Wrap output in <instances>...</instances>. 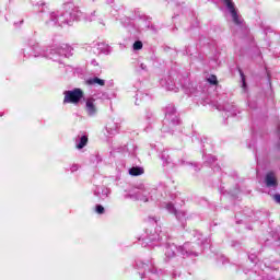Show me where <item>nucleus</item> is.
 <instances>
[{"mask_svg": "<svg viewBox=\"0 0 280 280\" xmlns=\"http://www.w3.org/2000/svg\"><path fill=\"white\" fill-rule=\"evenodd\" d=\"M73 48L71 46L63 44L60 47L51 48L49 51L43 50L40 45L35 44L33 46H27L23 49V54L25 57L30 58L34 56V58H49L50 60H54V62H60V57L65 56L66 58H69V56H72Z\"/></svg>", "mask_w": 280, "mask_h": 280, "instance_id": "f257e3e1", "label": "nucleus"}, {"mask_svg": "<svg viewBox=\"0 0 280 280\" xmlns=\"http://www.w3.org/2000/svg\"><path fill=\"white\" fill-rule=\"evenodd\" d=\"M75 13H60V12H52L50 13V22L52 25H59V27H65V25H71L73 21H78L80 19V12Z\"/></svg>", "mask_w": 280, "mask_h": 280, "instance_id": "f03ea898", "label": "nucleus"}, {"mask_svg": "<svg viewBox=\"0 0 280 280\" xmlns=\"http://www.w3.org/2000/svg\"><path fill=\"white\" fill-rule=\"evenodd\" d=\"M222 3L225 12L230 14L233 23L235 25H242L244 20L242 19V15H240V10L237 9V5H235V2L233 0H222Z\"/></svg>", "mask_w": 280, "mask_h": 280, "instance_id": "7ed1b4c3", "label": "nucleus"}, {"mask_svg": "<svg viewBox=\"0 0 280 280\" xmlns=\"http://www.w3.org/2000/svg\"><path fill=\"white\" fill-rule=\"evenodd\" d=\"M63 104H80L82 97H84V92L81 89L68 90L63 92Z\"/></svg>", "mask_w": 280, "mask_h": 280, "instance_id": "20e7f679", "label": "nucleus"}, {"mask_svg": "<svg viewBox=\"0 0 280 280\" xmlns=\"http://www.w3.org/2000/svg\"><path fill=\"white\" fill-rule=\"evenodd\" d=\"M84 110L88 117H95L98 113L96 100L93 96L85 98Z\"/></svg>", "mask_w": 280, "mask_h": 280, "instance_id": "39448f33", "label": "nucleus"}, {"mask_svg": "<svg viewBox=\"0 0 280 280\" xmlns=\"http://www.w3.org/2000/svg\"><path fill=\"white\" fill-rule=\"evenodd\" d=\"M176 253H179L180 255H189V252H187V244L179 247L172 244L167 246L165 249V256L168 257V259H172V257H175Z\"/></svg>", "mask_w": 280, "mask_h": 280, "instance_id": "423d86ee", "label": "nucleus"}, {"mask_svg": "<svg viewBox=\"0 0 280 280\" xmlns=\"http://www.w3.org/2000/svg\"><path fill=\"white\" fill-rule=\"evenodd\" d=\"M148 194H150V188L143 184H141L137 191L131 195V198L136 200H141L142 202H148Z\"/></svg>", "mask_w": 280, "mask_h": 280, "instance_id": "0eeeda50", "label": "nucleus"}, {"mask_svg": "<svg viewBox=\"0 0 280 280\" xmlns=\"http://www.w3.org/2000/svg\"><path fill=\"white\" fill-rule=\"evenodd\" d=\"M165 119L166 121H171L173 126L179 124L180 120L178 119V114L176 113V107H174V105H170L166 107Z\"/></svg>", "mask_w": 280, "mask_h": 280, "instance_id": "6e6552de", "label": "nucleus"}, {"mask_svg": "<svg viewBox=\"0 0 280 280\" xmlns=\"http://www.w3.org/2000/svg\"><path fill=\"white\" fill-rule=\"evenodd\" d=\"M143 242L142 246H148V244H151V242H161L163 241V235L156 234V233H150L143 236L139 237V242Z\"/></svg>", "mask_w": 280, "mask_h": 280, "instance_id": "1a4fd4ad", "label": "nucleus"}, {"mask_svg": "<svg viewBox=\"0 0 280 280\" xmlns=\"http://www.w3.org/2000/svg\"><path fill=\"white\" fill-rule=\"evenodd\" d=\"M265 185L269 189H277L278 187L277 175H275V173H267L265 177Z\"/></svg>", "mask_w": 280, "mask_h": 280, "instance_id": "9d476101", "label": "nucleus"}, {"mask_svg": "<svg viewBox=\"0 0 280 280\" xmlns=\"http://www.w3.org/2000/svg\"><path fill=\"white\" fill-rule=\"evenodd\" d=\"M137 267L139 269L144 270L145 272H151V279H156V268H154V266L152 264H148V262H138Z\"/></svg>", "mask_w": 280, "mask_h": 280, "instance_id": "9b49d317", "label": "nucleus"}, {"mask_svg": "<svg viewBox=\"0 0 280 280\" xmlns=\"http://www.w3.org/2000/svg\"><path fill=\"white\" fill-rule=\"evenodd\" d=\"M94 194L100 198V200H106L110 196V189L106 186H98L94 190Z\"/></svg>", "mask_w": 280, "mask_h": 280, "instance_id": "f8f14e48", "label": "nucleus"}, {"mask_svg": "<svg viewBox=\"0 0 280 280\" xmlns=\"http://www.w3.org/2000/svg\"><path fill=\"white\" fill-rule=\"evenodd\" d=\"M105 128L106 132H108L109 135H118L120 126L118 122H115V120H109L107 121Z\"/></svg>", "mask_w": 280, "mask_h": 280, "instance_id": "ddd939ff", "label": "nucleus"}, {"mask_svg": "<svg viewBox=\"0 0 280 280\" xmlns=\"http://www.w3.org/2000/svg\"><path fill=\"white\" fill-rule=\"evenodd\" d=\"M166 209L170 213H174V215H176L177 220H183V218H185V212L177 211L176 208H174L173 203H167Z\"/></svg>", "mask_w": 280, "mask_h": 280, "instance_id": "4468645a", "label": "nucleus"}, {"mask_svg": "<svg viewBox=\"0 0 280 280\" xmlns=\"http://www.w3.org/2000/svg\"><path fill=\"white\" fill-rule=\"evenodd\" d=\"M89 143V138L86 136H82L79 141L75 143V148L78 150H82Z\"/></svg>", "mask_w": 280, "mask_h": 280, "instance_id": "2eb2a0df", "label": "nucleus"}, {"mask_svg": "<svg viewBox=\"0 0 280 280\" xmlns=\"http://www.w3.org/2000/svg\"><path fill=\"white\" fill-rule=\"evenodd\" d=\"M88 84L90 85L98 84V86H104V84H106V81L95 77V78L89 79Z\"/></svg>", "mask_w": 280, "mask_h": 280, "instance_id": "dca6fc26", "label": "nucleus"}, {"mask_svg": "<svg viewBox=\"0 0 280 280\" xmlns=\"http://www.w3.org/2000/svg\"><path fill=\"white\" fill-rule=\"evenodd\" d=\"M130 176H141L143 174V168L141 167H132L129 170Z\"/></svg>", "mask_w": 280, "mask_h": 280, "instance_id": "f3484780", "label": "nucleus"}, {"mask_svg": "<svg viewBox=\"0 0 280 280\" xmlns=\"http://www.w3.org/2000/svg\"><path fill=\"white\" fill-rule=\"evenodd\" d=\"M226 113H230V115H232V117H235V115H237V112L235 109V105H228L225 107Z\"/></svg>", "mask_w": 280, "mask_h": 280, "instance_id": "a211bd4d", "label": "nucleus"}, {"mask_svg": "<svg viewBox=\"0 0 280 280\" xmlns=\"http://www.w3.org/2000/svg\"><path fill=\"white\" fill-rule=\"evenodd\" d=\"M140 49H143V43L141 40H137L133 43V50L139 51Z\"/></svg>", "mask_w": 280, "mask_h": 280, "instance_id": "6ab92c4d", "label": "nucleus"}, {"mask_svg": "<svg viewBox=\"0 0 280 280\" xmlns=\"http://www.w3.org/2000/svg\"><path fill=\"white\" fill-rule=\"evenodd\" d=\"M104 211H105L104 206L97 205V206L95 207V212L98 213V215L104 214Z\"/></svg>", "mask_w": 280, "mask_h": 280, "instance_id": "aec40b11", "label": "nucleus"}, {"mask_svg": "<svg viewBox=\"0 0 280 280\" xmlns=\"http://www.w3.org/2000/svg\"><path fill=\"white\" fill-rule=\"evenodd\" d=\"M208 82H210V84H218V78L215 75H211L208 79Z\"/></svg>", "mask_w": 280, "mask_h": 280, "instance_id": "412c9836", "label": "nucleus"}, {"mask_svg": "<svg viewBox=\"0 0 280 280\" xmlns=\"http://www.w3.org/2000/svg\"><path fill=\"white\" fill-rule=\"evenodd\" d=\"M241 78H242V88L244 89V91H246V78L244 77V73L241 72Z\"/></svg>", "mask_w": 280, "mask_h": 280, "instance_id": "4be33fe9", "label": "nucleus"}, {"mask_svg": "<svg viewBox=\"0 0 280 280\" xmlns=\"http://www.w3.org/2000/svg\"><path fill=\"white\" fill-rule=\"evenodd\" d=\"M78 170H80V166L78 165V164H72L71 166H70V172H78Z\"/></svg>", "mask_w": 280, "mask_h": 280, "instance_id": "5701e85b", "label": "nucleus"}, {"mask_svg": "<svg viewBox=\"0 0 280 280\" xmlns=\"http://www.w3.org/2000/svg\"><path fill=\"white\" fill-rule=\"evenodd\" d=\"M273 200H275L278 205H280V195H279V194L273 195Z\"/></svg>", "mask_w": 280, "mask_h": 280, "instance_id": "b1692460", "label": "nucleus"}, {"mask_svg": "<svg viewBox=\"0 0 280 280\" xmlns=\"http://www.w3.org/2000/svg\"><path fill=\"white\" fill-rule=\"evenodd\" d=\"M140 67H141L142 70L148 69V67L145 65H143V63H141Z\"/></svg>", "mask_w": 280, "mask_h": 280, "instance_id": "393cba45", "label": "nucleus"}, {"mask_svg": "<svg viewBox=\"0 0 280 280\" xmlns=\"http://www.w3.org/2000/svg\"><path fill=\"white\" fill-rule=\"evenodd\" d=\"M86 21H93V18L86 19Z\"/></svg>", "mask_w": 280, "mask_h": 280, "instance_id": "a878e982", "label": "nucleus"}, {"mask_svg": "<svg viewBox=\"0 0 280 280\" xmlns=\"http://www.w3.org/2000/svg\"><path fill=\"white\" fill-rule=\"evenodd\" d=\"M280 136V127H279V130H278V137Z\"/></svg>", "mask_w": 280, "mask_h": 280, "instance_id": "bb28decb", "label": "nucleus"}, {"mask_svg": "<svg viewBox=\"0 0 280 280\" xmlns=\"http://www.w3.org/2000/svg\"><path fill=\"white\" fill-rule=\"evenodd\" d=\"M141 279H143V273H141Z\"/></svg>", "mask_w": 280, "mask_h": 280, "instance_id": "cd10ccee", "label": "nucleus"}]
</instances>
